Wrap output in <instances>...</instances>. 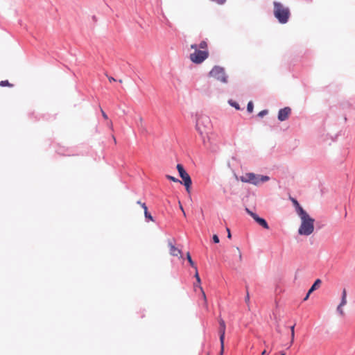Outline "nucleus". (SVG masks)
Returning a JSON list of instances; mask_svg holds the SVG:
<instances>
[{"label": "nucleus", "mask_w": 355, "mask_h": 355, "mask_svg": "<svg viewBox=\"0 0 355 355\" xmlns=\"http://www.w3.org/2000/svg\"><path fill=\"white\" fill-rule=\"evenodd\" d=\"M301 219V224L298 229V234L303 236H309L314 231L315 220L306 211L298 215Z\"/></svg>", "instance_id": "obj_1"}, {"label": "nucleus", "mask_w": 355, "mask_h": 355, "mask_svg": "<svg viewBox=\"0 0 355 355\" xmlns=\"http://www.w3.org/2000/svg\"><path fill=\"white\" fill-rule=\"evenodd\" d=\"M211 123L209 116L200 115L198 117L196 121V130L202 138L203 144L206 146L205 136L211 130Z\"/></svg>", "instance_id": "obj_2"}, {"label": "nucleus", "mask_w": 355, "mask_h": 355, "mask_svg": "<svg viewBox=\"0 0 355 355\" xmlns=\"http://www.w3.org/2000/svg\"><path fill=\"white\" fill-rule=\"evenodd\" d=\"M273 6V13L275 18L280 24L287 23L291 15L289 8L277 1H274Z\"/></svg>", "instance_id": "obj_3"}, {"label": "nucleus", "mask_w": 355, "mask_h": 355, "mask_svg": "<svg viewBox=\"0 0 355 355\" xmlns=\"http://www.w3.org/2000/svg\"><path fill=\"white\" fill-rule=\"evenodd\" d=\"M191 49H193L194 52L190 54L189 58L195 64L202 63L209 56L208 50H199L197 44H191Z\"/></svg>", "instance_id": "obj_4"}, {"label": "nucleus", "mask_w": 355, "mask_h": 355, "mask_svg": "<svg viewBox=\"0 0 355 355\" xmlns=\"http://www.w3.org/2000/svg\"><path fill=\"white\" fill-rule=\"evenodd\" d=\"M270 178L267 175H256L253 173H248L241 177L243 182H248L254 185L268 181Z\"/></svg>", "instance_id": "obj_5"}, {"label": "nucleus", "mask_w": 355, "mask_h": 355, "mask_svg": "<svg viewBox=\"0 0 355 355\" xmlns=\"http://www.w3.org/2000/svg\"><path fill=\"white\" fill-rule=\"evenodd\" d=\"M209 75L222 83L227 82V77L223 67L215 66L209 72Z\"/></svg>", "instance_id": "obj_6"}, {"label": "nucleus", "mask_w": 355, "mask_h": 355, "mask_svg": "<svg viewBox=\"0 0 355 355\" xmlns=\"http://www.w3.org/2000/svg\"><path fill=\"white\" fill-rule=\"evenodd\" d=\"M177 169L179 172L180 176L183 180L187 191L190 193V188L192 184L190 175L186 172L182 164H178Z\"/></svg>", "instance_id": "obj_7"}, {"label": "nucleus", "mask_w": 355, "mask_h": 355, "mask_svg": "<svg viewBox=\"0 0 355 355\" xmlns=\"http://www.w3.org/2000/svg\"><path fill=\"white\" fill-rule=\"evenodd\" d=\"M291 110L290 107H284L281 109L278 113V119L281 121L286 120L291 114Z\"/></svg>", "instance_id": "obj_8"}, {"label": "nucleus", "mask_w": 355, "mask_h": 355, "mask_svg": "<svg viewBox=\"0 0 355 355\" xmlns=\"http://www.w3.org/2000/svg\"><path fill=\"white\" fill-rule=\"evenodd\" d=\"M168 247L170 248V254L173 257L180 256L182 257V251L176 248L171 241H168Z\"/></svg>", "instance_id": "obj_9"}, {"label": "nucleus", "mask_w": 355, "mask_h": 355, "mask_svg": "<svg viewBox=\"0 0 355 355\" xmlns=\"http://www.w3.org/2000/svg\"><path fill=\"white\" fill-rule=\"evenodd\" d=\"M289 198H290L291 201L292 202L293 206L295 207V211L297 215H300V214H302L306 212V211L302 207V206L299 204V202H297V200L295 198H294L293 197H290Z\"/></svg>", "instance_id": "obj_10"}, {"label": "nucleus", "mask_w": 355, "mask_h": 355, "mask_svg": "<svg viewBox=\"0 0 355 355\" xmlns=\"http://www.w3.org/2000/svg\"><path fill=\"white\" fill-rule=\"evenodd\" d=\"M219 329L218 333L220 336V340H225L226 325L225 322L223 319H219Z\"/></svg>", "instance_id": "obj_11"}, {"label": "nucleus", "mask_w": 355, "mask_h": 355, "mask_svg": "<svg viewBox=\"0 0 355 355\" xmlns=\"http://www.w3.org/2000/svg\"><path fill=\"white\" fill-rule=\"evenodd\" d=\"M199 290H200V291L201 293V295H202L203 306L205 308V309L207 311L208 310V303H207V297H206L205 293L203 291V288H202V287L201 286H199Z\"/></svg>", "instance_id": "obj_12"}, {"label": "nucleus", "mask_w": 355, "mask_h": 355, "mask_svg": "<svg viewBox=\"0 0 355 355\" xmlns=\"http://www.w3.org/2000/svg\"><path fill=\"white\" fill-rule=\"evenodd\" d=\"M321 284H322V281L320 279H316L315 281L314 284L311 286V287L309 290V293H313L315 290L318 288L320 286Z\"/></svg>", "instance_id": "obj_13"}, {"label": "nucleus", "mask_w": 355, "mask_h": 355, "mask_svg": "<svg viewBox=\"0 0 355 355\" xmlns=\"http://www.w3.org/2000/svg\"><path fill=\"white\" fill-rule=\"evenodd\" d=\"M141 207L144 209V215H145V217L146 218H148L150 219V220L153 221V216H151V214L150 213H148V207L146 205V204H141Z\"/></svg>", "instance_id": "obj_14"}, {"label": "nucleus", "mask_w": 355, "mask_h": 355, "mask_svg": "<svg viewBox=\"0 0 355 355\" xmlns=\"http://www.w3.org/2000/svg\"><path fill=\"white\" fill-rule=\"evenodd\" d=\"M347 304V291L344 288L342 292V299L339 305L344 306Z\"/></svg>", "instance_id": "obj_15"}, {"label": "nucleus", "mask_w": 355, "mask_h": 355, "mask_svg": "<svg viewBox=\"0 0 355 355\" xmlns=\"http://www.w3.org/2000/svg\"><path fill=\"white\" fill-rule=\"evenodd\" d=\"M196 272H195V278L196 279V284H194V288H196V287H198L199 288V286H200V283H201V280H200V276L198 275V268H196V270H195Z\"/></svg>", "instance_id": "obj_16"}, {"label": "nucleus", "mask_w": 355, "mask_h": 355, "mask_svg": "<svg viewBox=\"0 0 355 355\" xmlns=\"http://www.w3.org/2000/svg\"><path fill=\"white\" fill-rule=\"evenodd\" d=\"M257 223H259L261 226H262L265 229H269V226L266 221L265 219L260 218L259 220H258Z\"/></svg>", "instance_id": "obj_17"}, {"label": "nucleus", "mask_w": 355, "mask_h": 355, "mask_svg": "<svg viewBox=\"0 0 355 355\" xmlns=\"http://www.w3.org/2000/svg\"><path fill=\"white\" fill-rule=\"evenodd\" d=\"M295 340V325H293L291 327V342H290V346L293 345Z\"/></svg>", "instance_id": "obj_18"}, {"label": "nucleus", "mask_w": 355, "mask_h": 355, "mask_svg": "<svg viewBox=\"0 0 355 355\" xmlns=\"http://www.w3.org/2000/svg\"><path fill=\"white\" fill-rule=\"evenodd\" d=\"M187 259L188 260V261L190 263L191 266L192 268H193L195 270H196L197 266L195 264V263L193 261L189 252L187 253Z\"/></svg>", "instance_id": "obj_19"}, {"label": "nucleus", "mask_w": 355, "mask_h": 355, "mask_svg": "<svg viewBox=\"0 0 355 355\" xmlns=\"http://www.w3.org/2000/svg\"><path fill=\"white\" fill-rule=\"evenodd\" d=\"M247 212L254 218V220L257 223L258 220H259L260 217H259L256 214L250 211L248 209H246Z\"/></svg>", "instance_id": "obj_20"}, {"label": "nucleus", "mask_w": 355, "mask_h": 355, "mask_svg": "<svg viewBox=\"0 0 355 355\" xmlns=\"http://www.w3.org/2000/svg\"><path fill=\"white\" fill-rule=\"evenodd\" d=\"M0 86L11 87L13 86V85L10 83L8 80H2V81H0Z\"/></svg>", "instance_id": "obj_21"}, {"label": "nucleus", "mask_w": 355, "mask_h": 355, "mask_svg": "<svg viewBox=\"0 0 355 355\" xmlns=\"http://www.w3.org/2000/svg\"><path fill=\"white\" fill-rule=\"evenodd\" d=\"M201 49L202 50H207V43L205 41H202L198 48Z\"/></svg>", "instance_id": "obj_22"}, {"label": "nucleus", "mask_w": 355, "mask_h": 355, "mask_svg": "<svg viewBox=\"0 0 355 355\" xmlns=\"http://www.w3.org/2000/svg\"><path fill=\"white\" fill-rule=\"evenodd\" d=\"M166 178L168 179V180H170L174 182H180V183H182V182L180 180H179L178 179H177L176 178L173 177V176H171L170 175H166Z\"/></svg>", "instance_id": "obj_23"}, {"label": "nucleus", "mask_w": 355, "mask_h": 355, "mask_svg": "<svg viewBox=\"0 0 355 355\" xmlns=\"http://www.w3.org/2000/svg\"><path fill=\"white\" fill-rule=\"evenodd\" d=\"M254 105L252 101H250L247 105V110L251 113L253 111Z\"/></svg>", "instance_id": "obj_24"}, {"label": "nucleus", "mask_w": 355, "mask_h": 355, "mask_svg": "<svg viewBox=\"0 0 355 355\" xmlns=\"http://www.w3.org/2000/svg\"><path fill=\"white\" fill-rule=\"evenodd\" d=\"M224 340H220V351L219 355H223V353H224Z\"/></svg>", "instance_id": "obj_25"}, {"label": "nucleus", "mask_w": 355, "mask_h": 355, "mask_svg": "<svg viewBox=\"0 0 355 355\" xmlns=\"http://www.w3.org/2000/svg\"><path fill=\"white\" fill-rule=\"evenodd\" d=\"M342 307L343 306L338 305L337 307V311L340 313L341 316H343L345 315V312Z\"/></svg>", "instance_id": "obj_26"}, {"label": "nucleus", "mask_w": 355, "mask_h": 355, "mask_svg": "<svg viewBox=\"0 0 355 355\" xmlns=\"http://www.w3.org/2000/svg\"><path fill=\"white\" fill-rule=\"evenodd\" d=\"M267 113H268V110H264L261 111L258 114V116H260V117H262V116H265L266 114H267Z\"/></svg>", "instance_id": "obj_27"}, {"label": "nucleus", "mask_w": 355, "mask_h": 355, "mask_svg": "<svg viewBox=\"0 0 355 355\" xmlns=\"http://www.w3.org/2000/svg\"><path fill=\"white\" fill-rule=\"evenodd\" d=\"M230 105L234 107L236 110L240 109L239 105L236 102H230Z\"/></svg>", "instance_id": "obj_28"}, {"label": "nucleus", "mask_w": 355, "mask_h": 355, "mask_svg": "<svg viewBox=\"0 0 355 355\" xmlns=\"http://www.w3.org/2000/svg\"><path fill=\"white\" fill-rule=\"evenodd\" d=\"M101 112L102 114L103 117L105 120H108V116H107V114L103 111V110L102 108H101Z\"/></svg>", "instance_id": "obj_29"}, {"label": "nucleus", "mask_w": 355, "mask_h": 355, "mask_svg": "<svg viewBox=\"0 0 355 355\" xmlns=\"http://www.w3.org/2000/svg\"><path fill=\"white\" fill-rule=\"evenodd\" d=\"M107 126L111 129V130H113V123H112V121L111 120H107Z\"/></svg>", "instance_id": "obj_30"}, {"label": "nucleus", "mask_w": 355, "mask_h": 355, "mask_svg": "<svg viewBox=\"0 0 355 355\" xmlns=\"http://www.w3.org/2000/svg\"><path fill=\"white\" fill-rule=\"evenodd\" d=\"M213 241H214V243H219V238H218V236L216 234H214V235L213 236Z\"/></svg>", "instance_id": "obj_31"}, {"label": "nucleus", "mask_w": 355, "mask_h": 355, "mask_svg": "<svg viewBox=\"0 0 355 355\" xmlns=\"http://www.w3.org/2000/svg\"><path fill=\"white\" fill-rule=\"evenodd\" d=\"M245 301L246 303H248L249 301H250V295H249V293L247 292V295H246V297L245 298Z\"/></svg>", "instance_id": "obj_32"}, {"label": "nucleus", "mask_w": 355, "mask_h": 355, "mask_svg": "<svg viewBox=\"0 0 355 355\" xmlns=\"http://www.w3.org/2000/svg\"><path fill=\"white\" fill-rule=\"evenodd\" d=\"M236 250H237V251L239 252V260H240V261H241V260H242V254H241V251H240V250H239V248H236Z\"/></svg>", "instance_id": "obj_33"}, {"label": "nucleus", "mask_w": 355, "mask_h": 355, "mask_svg": "<svg viewBox=\"0 0 355 355\" xmlns=\"http://www.w3.org/2000/svg\"><path fill=\"white\" fill-rule=\"evenodd\" d=\"M179 205H180V209L182 211L183 214H184V216H186V214H185V212H184V209H183V207H182V205H181L180 202H179Z\"/></svg>", "instance_id": "obj_34"}, {"label": "nucleus", "mask_w": 355, "mask_h": 355, "mask_svg": "<svg viewBox=\"0 0 355 355\" xmlns=\"http://www.w3.org/2000/svg\"><path fill=\"white\" fill-rule=\"evenodd\" d=\"M227 237H228L229 239H230V238H231V236H232V235H231V232H230V229H229V228H227Z\"/></svg>", "instance_id": "obj_35"}, {"label": "nucleus", "mask_w": 355, "mask_h": 355, "mask_svg": "<svg viewBox=\"0 0 355 355\" xmlns=\"http://www.w3.org/2000/svg\"><path fill=\"white\" fill-rule=\"evenodd\" d=\"M311 293H309V291H308L306 295H305V297L304 298V301H306L308 300L309 295H310Z\"/></svg>", "instance_id": "obj_36"}, {"label": "nucleus", "mask_w": 355, "mask_h": 355, "mask_svg": "<svg viewBox=\"0 0 355 355\" xmlns=\"http://www.w3.org/2000/svg\"><path fill=\"white\" fill-rule=\"evenodd\" d=\"M108 80L110 82H114L116 80L113 77H108Z\"/></svg>", "instance_id": "obj_37"}, {"label": "nucleus", "mask_w": 355, "mask_h": 355, "mask_svg": "<svg viewBox=\"0 0 355 355\" xmlns=\"http://www.w3.org/2000/svg\"><path fill=\"white\" fill-rule=\"evenodd\" d=\"M261 355H268V353L266 352V350H263L261 353Z\"/></svg>", "instance_id": "obj_38"}, {"label": "nucleus", "mask_w": 355, "mask_h": 355, "mask_svg": "<svg viewBox=\"0 0 355 355\" xmlns=\"http://www.w3.org/2000/svg\"><path fill=\"white\" fill-rule=\"evenodd\" d=\"M112 138H113V141H114V143L116 144V138L114 135H112Z\"/></svg>", "instance_id": "obj_39"}, {"label": "nucleus", "mask_w": 355, "mask_h": 355, "mask_svg": "<svg viewBox=\"0 0 355 355\" xmlns=\"http://www.w3.org/2000/svg\"><path fill=\"white\" fill-rule=\"evenodd\" d=\"M137 204H139L141 206V204H143V203L141 201H137Z\"/></svg>", "instance_id": "obj_40"}, {"label": "nucleus", "mask_w": 355, "mask_h": 355, "mask_svg": "<svg viewBox=\"0 0 355 355\" xmlns=\"http://www.w3.org/2000/svg\"><path fill=\"white\" fill-rule=\"evenodd\" d=\"M280 355H285V353L282 352Z\"/></svg>", "instance_id": "obj_41"}]
</instances>
